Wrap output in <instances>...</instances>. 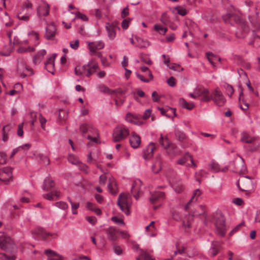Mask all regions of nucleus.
<instances>
[{
    "label": "nucleus",
    "mask_w": 260,
    "mask_h": 260,
    "mask_svg": "<svg viewBox=\"0 0 260 260\" xmlns=\"http://www.w3.org/2000/svg\"><path fill=\"white\" fill-rule=\"evenodd\" d=\"M116 24L113 23H107L106 28L108 32L109 38L113 40L116 36Z\"/></svg>",
    "instance_id": "obj_19"
},
{
    "label": "nucleus",
    "mask_w": 260,
    "mask_h": 260,
    "mask_svg": "<svg viewBox=\"0 0 260 260\" xmlns=\"http://www.w3.org/2000/svg\"><path fill=\"white\" fill-rule=\"evenodd\" d=\"M211 98V100L218 106H223L226 102V99L219 88H216L212 91Z\"/></svg>",
    "instance_id": "obj_4"
},
{
    "label": "nucleus",
    "mask_w": 260,
    "mask_h": 260,
    "mask_svg": "<svg viewBox=\"0 0 260 260\" xmlns=\"http://www.w3.org/2000/svg\"><path fill=\"white\" fill-rule=\"evenodd\" d=\"M179 104L182 108L186 109L189 110H192L194 107V104L193 103H188L186 102L183 98H180L179 99Z\"/></svg>",
    "instance_id": "obj_26"
},
{
    "label": "nucleus",
    "mask_w": 260,
    "mask_h": 260,
    "mask_svg": "<svg viewBox=\"0 0 260 260\" xmlns=\"http://www.w3.org/2000/svg\"><path fill=\"white\" fill-rule=\"evenodd\" d=\"M193 217H198L201 219H204V222L206 224V220L207 217L206 207L204 205H200L197 207L194 211L191 213Z\"/></svg>",
    "instance_id": "obj_9"
},
{
    "label": "nucleus",
    "mask_w": 260,
    "mask_h": 260,
    "mask_svg": "<svg viewBox=\"0 0 260 260\" xmlns=\"http://www.w3.org/2000/svg\"><path fill=\"white\" fill-rule=\"evenodd\" d=\"M156 149L155 144L150 143L143 150V157L145 160H149L151 158L153 155V152Z\"/></svg>",
    "instance_id": "obj_11"
},
{
    "label": "nucleus",
    "mask_w": 260,
    "mask_h": 260,
    "mask_svg": "<svg viewBox=\"0 0 260 260\" xmlns=\"http://www.w3.org/2000/svg\"><path fill=\"white\" fill-rule=\"evenodd\" d=\"M201 191L199 189H197L194 191L191 198L185 207V210H187L189 208V206L191 202H194V201H197L198 200V198L201 196Z\"/></svg>",
    "instance_id": "obj_29"
},
{
    "label": "nucleus",
    "mask_w": 260,
    "mask_h": 260,
    "mask_svg": "<svg viewBox=\"0 0 260 260\" xmlns=\"http://www.w3.org/2000/svg\"><path fill=\"white\" fill-rule=\"evenodd\" d=\"M161 169V160L159 156L156 158L155 163L152 166V171L155 173H158Z\"/></svg>",
    "instance_id": "obj_30"
},
{
    "label": "nucleus",
    "mask_w": 260,
    "mask_h": 260,
    "mask_svg": "<svg viewBox=\"0 0 260 260\" xmlns=\"http://www.w3.org/2000/svg\"><path fill=\"white\" fill-rule=\"evenodd\" d=\"M207 57L208 59L210 61V62L213 65L214 64V60L216 59H217V57L214 55V54L211 52H207L206 53Z\"/></svg>",
    "instance_id": "obj_48"
},
{
    "label": "nucleus",
    "mask_w": 260,
    "mask_h": 260,
    "mask_svg": "<svg viewBox=\"0 0 260 260\" xmlns=\"http://www.w3.org/2000/svg\"><path fill=\"white\" fill-rule=\"evenodd\" d=\"M55 256H48L47 260H63V257L60 255H56Z\"/></svg>",
    "instance_id": "obj_64"
},
{
    "label": "nucleus",
    "mask_w": 260,
    "mask_h": 260,
    "mask_svg": "<svg viewBox=\"0 0 260 260\" xmlns=\"http://www.w3.org/2000/svg\"><path fill=\"white\" fill-rule=\"evenodd\" d=\"M129 132L128 128L123 125L117 126L113 133V141L118 142L125 139L129 135Z\"/></svg>",
    "instance_id": "obj_3"
},
{
    "label": "nucleus",
    "mask_w": 260,
    "mask_h": 260,
    "mask_svg": "<svg viewBox=\"0 0 260 260\" xmlns=\"http://www.w3.org/2000/svg\"><path fill=\"white\" fill-rule=\"evenodd\" d=\"M46 51L44 49L41 50L38 52L37 55L33 58V62L35 64H37L40 62L43 57L46 54Z\"/></svg>",
    "instance_id": "obj_33"
},
{
    "label": "nucleus",
    "mask_w": 260,
    "mask_h": 260,
    "mask_svg": "<svg viewBox=\"0 0 260 260\" xmlns=\"http://www.w3.org/2000/svg\"><path fill=\"white\" fill-rule=\"evenodd\" d=\"M39 157L40 160L45 165H48L50 163V160L47 156H44L43 154H39Z\"/></svg>",
    "instance_id": "obj_49"
},
{
    "label": "nucleus",
    "mask_w": 260,
    "mask_h": 260,
    "mask_svg": "<svg viewBox=\"0 0 260 260\" xmlns=\"http://www.w3.org/2000/svg\"><path fill=\"white\" fill-rule=\"evenodd\" d=\"M105 46L102 41L90 42L88 43V48L92 54L96 53L98 50L103 49Z\"/></svg>",
    "instance_id": "obj_18"
},
{
    "label": "nucleus",
    "mask_w": 260,
    "mask_h": 260,
    "mask_svg": "<svg viewBox=\"0 0 260 260\" xmlns=\"http://www.w3.org/2000/svg\"><path fill=\"white\" fill-rule=\"evenodd\" d=\"M54 205L62 210H66L68 208V204L66 202L62 201L57 202L54 204Z\"/></svg>",
    "instance_id": "obj_46"
},
{
    "label": "nucleus",
    "mask_w": 260,
    "mask_h": 260,
    "mask_svg": "<svg viewBox=\"0 0 260 260\" xmlns=\"http://www.w3.org/2000/svg\"><path fill=\"white\" fill-rule=\"evenodd\" d=\"M49 13V6L45 2L42 1L37 8V15L39 17L47 16Z\"/></svg>",
    "instance_id": "obj_13"
},
{
    "label": "nucleus",
    "mask_w": 260,
    "mask_h": 260,
    "mask_svg": "<svg viewBox=\"0 0 260 260\" xmlns=\"http://www.w3.org/2000/svg\"><path fill=\"white\" fill-rule=\"evenodd\" d=\"M55 183L52 179L47 178L44 180L43 189L45 191H49L51 188L54 186Z\"/></svg>",
    "instance_id": "obj_28"
},
{
    "label": "nucleus",
    "mask_w": 260,
    "mask_h": 260,
    "mask_svg": "<svg viewBox=\"0 0 260 260\" xmlns=\"http://www.w3.org/2000/svg\"><path fill=\"white\" fill-rule=\"evenodd\" d=\"M141 183V182L140 180H138V181H135L132 186L131 191L132 192H137V193L135 195H134V198L136 199V200H138L139 199V190L138 188H136L137 184H139Z\"/></svg>",
    "instance_id": "obj_40"
},
{
    "label": "nucleus",
    "mask_w": 260,
    "mask_h": 260,
    "mask_svg": "<svg viewBox=\"0 0 260 260\" xmlns=\"http://www.w3.org/2000/svg\"><path fill=\"white\" fill-rule=\"evenodd\" d=\"M135 38L137 41V45H136L137 47L140 48H146L150 45L149 42L147 40H144L138 36H135Z\"/></svg>",
    "instance_id": "obj_24"
},
{
    "label": "nucleus",
    "mask_w": 260,
    "mask_h": 260,
    "mask_svg": "<svg viewBox=\"0 0 260 260\" xmlns=\"http://www.w3.org/2000/svg\"><path fill=\"white\" fill-rule=\"evenodd\" d=\"M159 143L165 149H167L171 145V142L168 138H164L162 134L160 135V137L159 139Z\"/></svg>",
    "instance_id": "obj_34"
},
{
    "label": "nucleus",
    "mask_w": 260,
    "mask_h": 260,
    "mask_svg": "<svg viewBox=\"0 0 260 260\" xmlns=\"http://www.w3.org/2000/svg\"><path fill=\"white\" fill-rule=\"evenodd\" d=\"M175 135L177 139L181 142H183L186 138L185 134L178 129L175 130Z\"/></svg>",
    "instance_id": "obj_38"
},
{
    "label": "nucleus",
    "mask_w": 260,
    "mask_h": 260,
    "mask_svg": "<svg viewBox=\"0 0 260 260\" xmlns=\"http://www.w3.org/2000/svg\"><path fill=\"white\" fill-rule=\"evenodd\" d=\"M225 89L227 94L230 97H231L234 91L233 87L231 85L228 84L226 85Z\"/></svg>",
    "instance_id": "obj_52"
},
{
    "label": "nucleus",
    "mask_w": 260,
    "mask_h": 260,
    "mask_svg": "<svg viewBox=\"0 0 260 260\" xmlns=\"http://www.w3.org/2000/svg\"><path fill=\"white\" fill-rule=\"evenodd\" d=\"M70 47L76 50L79 47V41L78 40H76L75 41H72L70 43Z\"/></svg>",
    "instance_id": "obj_57"
},
{
    "label": "nucleus",
    "mask_w": 260,
    "mask_h": 260,
    "mask_svg": "<svg viewBox=\"0 0 260 260\" xmlns=\"http://www.w3.org/2000/svg\"><path fill=\"white\" fill-rule=\"evenodd\" d=\"M39 121L41 125V127L43 129H45V124L46 122V119L44 118L41 114L39 115Z\"/></svg>",
    "instance_id": "obj_54"
},
{
    "label": "nucleus",
    "mask_w": 260,
    "mask_h": 260,
    "mask_svg": "<svg viewBox=\"0 0 260 260\" xmlns=\"http://www.w3.org/2000/svg\"><path fill=\"white\" fill-rule=\"evenodd\" d=\"M117 205L126 215L129 214V209L132 203L131 198L128 194L125 193L120 194L117 200Z\"/></svg>",
    "instance_id": "obj_2"
},
{
    "label": "nucleus",
    "mask_w": 260,
    "mask_h": 260,
    "mask_svg": "<svg viewBox=\"0 0 260 260\" xmlns=\"http://www.w3.org/2000/svg\"><path fill=\"white\" fill-rule=\"evenodd\" d=\"M56 56V54L55 53L52 54V56L49 57L45 63V68L48 72L51 73L52 74H54V60Z\"/></svg>",
    "instance_id": "obj_15"
},
{
    "label": "nucleus",
    "mask_w": 260,
    "mask_h": 260,
    "mask_svg": "<svg viewBox=\"0 0 260 260\" xmlns=\"http://www.w3.org/2000/svg\"><path fill=\"white\" fill-rule=\"evenodd\" d=\"M68 160L72 164H78L79 162L78 158L75 155L70 154L68 156Z\"/></svg>",
    "instance_id": "obj_47"
},
{
    "label": "nucleus",
    "mask_w": 260,
    "mask_h": 260,
    "mask_svg": "<svg viewBox=\"0 0 260 260\" xmlns=\"http://www.w3.org/2000/svg\"><path fill=\"white\" fill-rule=\"evenodd\" d=\"M80 131L83 134V135L87 133L95 132L98 135V132L96 129L93 127V126L89 124L84 123L80 125Z\"/></svg>",
    "instance_id": "obj_21"
},
{
    "label": "nucleus",
    "mask_w": 260,
    "mask_h": 260,
    "mask_svg": "<svg viewBox=\"0 0 260 260\" xmlns=\"http://www.w3.org/2000/svg\"><path fill=\"white\" fill-rule=\"evenodd\" d=\"M217 234L221 237L225 235L226 228L225 225V219L223 216H220L216 220L215 223Z\"/></svg>",
    "instance_id": "obj_7"
},
{
    "label": "nucleus",
    "mask_w": 260,
    "mask_h": 260,
    "mask_svg": "<svg viewBox=\"0 0 260 260\" xmlns=\"http://www.w3.org/2000/svg\"><path fill=\"white\" fill-rule=\"evenodd\" d=\"M151 110L149 109H147L145 111V112L143 115V118L144 119H147L151 116Z\"/></svg>",
    "instance_id": "obj_61"
},
{
    "label": "nucleus",
    "mask_w": 260,
    "mask_h": 260,
    "mask_svg": "<svg viewBox=\"0 0 260 260\" xmlns=\"http://www.w3.org/2000/svg\"><path fill=\"white\" fill-rule=\"evenodd\" d=\"M86 66H85V65L83 66H77L75 69V73L77 76H80L81 75H85V69L86 68Z\"/></svg>",
    "instance_id": "obj_41"
},
{
    "label": "nucleus",
    "mask_w": 260,
    "mask_h": 260,
    "mask_svg": "<svg viewBox=\"0 0 260 260\" xmlns=\"http://www.w3.org/2000/svg\"><path fill=\"white\" fill-rule=\"evenodd\" d=\"M11 126L10 125H7L3 128V140L6 142L8 139V133L10 131Z\"/></svg>",
    "instance_id": "obj_39"
},
{
    "label": "nucleus",
    "mask_w": 260,
    "mask_h": 260,
    "mask_svg": "<svg viewBox=\"0 0 260 260\" xmlns=\"http://www.w3.org/2000/svg\"><path fill=\"white\" fill-rule=\"evenodd\" d=\"M219 250V247L217 242L212 243V246L209 250V253L212 257L215 256Z\"/></svg>",
    "instance_id": "obj_36"
},
{
    "label": "nucleus",
    "mask_w": 260,
    "mask_h": 260,
    "mask_svg": "<svg viewBox=\"0 0 260 260\" xmlns=\"http://www.w3.org/2000/svg\"><path fill=\"white\" fill-rule=\"evenodd\" d=\"M32 8V4L28 2L27 3H25L23 4L21 10L25 12L26 9H30L31 10Z\"/></svg>",
    "instance_id": "obj_62"
},
{
    "label": "nucleus",
    "mask_w": 260,
    "mask_h": 260,
    "mask_svg": "<svg viewBox=\"0 0 260 260\" xmlns=\"http://www.w3.org/2000/svg\"><path fill=\"white\" fill-rule=\"evenodd\" d=\"M111 220L117 224L125 225V223L122 219L119 218L116 216H114L111 218Z\"/></svg>",
    "instance_id": "obj_50"
},
{
    "label": "nucleus",
    "mask_w": 260,
    "mask_h": 260,
    "mask_svg": "<svg viewBox=\"0 0 260 260\" xmlns=\"http://www.w3.org/2000/svg\"><path fill=\"white\" fill-rule=\"evenodd\" d=\"M85 66H86L85 69V76L88 77L95 73L99 67L98 64L92 61H89L87 64H85Z\"/></svg>",
    "instance_id": "obj_16"
},
{
    "label": "nucleus",
    "mask_w": 260,
    "mask_h": 260,
    "mask_svg": "<svg viewBox=\"0 0 260 260\" xmlns=\"http://www.w3.org/2000/svg\"><path fill=\"white\" fill-rule=\"evenodd\" d=\"M17 72L22 78L27 76H31L33 74L31 69L22 62L18 63Z\"/></svg>",
    "instance_id": "obj_8"
},
{
    "label": "nucleus",
    "mask_w": 260,
    "mask_h": 260,
    "mask_svg": "<svg viewBox=\"0 0 260 260\" xmlns=\"http://www.w3.org/2000/svg\"><path fill=\"white\" fill-rule=\"evenodd\" d=\"M30 147V145L29 144H25L23 145L20 146L16 149H14L13 150V152H12L10 158H12L18 151L24 149V150H27L29 149Z\"/></svg>",
    "instance_id": "obj_37"
},
{
    "label": "nucleus",
    "mask_w": 260,
    "mask_h": 260,
    "mask_svg": "<svg viewBox=\"0 0 260 260\" xmlns=\"http://www.w3.org/2000/svg\"><path fill=\"white\" fill-rule=\"evenodd\" d=\"M129 141L132 148L134 149L138 148L141 144V137L135 132H133L129 138Z\"/></svg>",
    "instance_id": "obj_17"
},
{
    "label": "nucleus",
    "mask_w": 260,
    "mask_h": 260,
    "mask_svg": "<svg viewBox=\"0 0 260 260\" xmlns=\"http://www.w3.org/2000/svg\"><path fill=\"white\" fill-rule=\"evenodd\" d=\"M133 118H136L135 116H134L132 113H128L126 115L125 119L126 120L131 123H134V121L133 120Z\"/></svg>",
    "instance_id": "obj_60"
},
{
    "label": "nucleus",
    "mask_w": 260,
    "mask_h": 260,
    "mask_svg": "<svg viewBox=\"0 0 260 260\" xmlns=\"http://www.w3.org/2000/svg\"><path fill=\"white\" fill-rule=\"evenodd\" d=\"M167 83L171 87H173L176 85V79L173 77H171L167 80Z\"/></svg>",
    "instance_id": "obj_59"
},
{
    "label": "nucleus",
    "mask_w": 260,
    "mask_h": 260,
    "mask_svg": "<svg viewBox=\"0 0 260 260\" xmlns=\"http://www.w3.org/2000/svg\"><path fill=\"white\" fill-rule=\"evenodd\" d=\"M98 89L101 92L107 94H112L115 92H119L120 94L122 93V91L119 89L112 90L109 88L104 85H99L98 86Z\"/></svg>",
    "instance_id": "obj_27"
},
{
    "label": "nucleus",
    "mask_w": 260,
    "mask_h": 260,
    "mask_svg": "<svg viewBox=\"0 0 260 260\" xmlns=\"http://www.w3.org/2000/svg\"><path fill=\"white\" fill-rule=\"evenodd\" d=\"M12 177V169L5 167L0 169V180L3 182L10 181Z\"/></svg>",
    "instance_id": "obj_12"
},
{
    "label": "nucleus",
    "mask_w": 260,
    "mask_h": 260,
    "mask_svg": "<svg viewBox=\"0 0 260 260\" xmlns=\"http://www.w3.org/2000/svg\"><path fill=\"white\" fill-rule=\"evenodd\" d=\"M154 29L155 31L158 32L159 34L165 35L167 31V28L164 27L159 25L155 24L154 26Z\"/></svg>",
    "instance_id": "obj_43"
},
{
    "label": "nucleus",
    "mask_w": 260,
    "mask_h": 260,
    "mask_svg": "<svg viewBox=\"0 0 260 260\" xmlns=\"http://www.w3.org/2000/svg\"><path fill=\"white\" fill-rule=\"evenodd\" d=\"M75 18L81 19L83 21H87L88 20L87 17L85 15L79 12H77L76 13V18Z\"/></svg>",
    "instance_id": "obj_53"
},
{
    "label": "nucleus",
    "mask_w": 260,
    "mask_h": 260,
    "mask_svg": "<svg viewBox=\"0 0 260 260\" xmlns=\"http://www.w3.org/2000/svg\"><path fill=\"white\" fill-rule=\"evenodd\" d=\"M165 198V193L161 191H155L154 193L151 194L150 198V201L152 203H154L157 201H159Z\"/></svg>",
    "instance_id": "obj_23"
},
{
    "label": "nucleus",
    "mask_w": 260,
    "mask_h": 260,
    "mask_svg": "<svg viewBox=\"0 0 260 260\" xmlns=\"http://www.w3.org/2000/svg\"><path fill=\"white\" fill-rule=\"evenodd\" d=\"M255 138L250 136L246 132H243L241 134L240 140L242 142L246 143L247 144H251L252 143L255 141Z\"/></svg>",
    "instance_id": "obj_25"
},
{
    "label": "nucleus",
    "mask_w": 260,
    "mask_h": 260,
    "mask_svg": "<svg viewBox=\"0 0 260 260\" xmlns=\"http://www.w3.org/2000/svg\"><path fill=\"white\" fill-rule=\"evenodd\" d=\"M106 234L107 235L108 239L111 241H115L118 238L119 231L115 227L111 226L108 228L104 229Z\"/></svg>",
    "instance_id": "obj_10"
},
{
    "label": "nucleus",
    "mask_w": 260,
    "mask_h": 260,
    "mask_svg": "<svg viewBox=\"0 0 260 260\" xmlns=\"http://www.w3.org/2000/svg\"><path fill=\"white\" fill-rule=\"evenodd\" d=\"M68 200L71 204L73 214H77V212L76 210L79 207V203L73 202L70 198H68Z\"/></svg>",
    "instance_id": "obj_44"
},
{
    "label": "nucleus",
    "mask_w": 260,
    "mask_h": 260,
    "mask_svg": "<svg viewBox=\"0 0 260 260\" xmlns=\"http://www.w3.org/2000/svg\"><path fill=\"white\" fill-rule=\"evenodd\" d=\"M0 248L12 253L16 251L17 247L13 240L9 236L4 234L0 236Z\"/></svg>",
    "instance_id": "obj_1"
},
{
    "label": "nucleus",
    "mask_w": 260,
    "mask_h": 260,
    "mask_svg": "<svg viewBox=\"0 0 260 260\" xmlns=\"http://www.w3.org/2000/svg\"><path fill=\"white\" fill-rule=\"evenodd\" d=\"M31 15V12L29 10L26 11V13H24V11H21L17 14V17L19 19L24 21H28L29 19V17Z\"/></svg>",
    "instance_id": "obj_31"
},
{
    "label": "nucleus",
    "mask_w": 260,
    "mask_h": 260,
    "mask_svg": "<svg viewBox=\"0 0 260 260\" xmlns=\"http://www.w3.org/2000/svg\"><path fill=\"white\" fill-rule=\"evenodd\" d=\"M199 96H201V101L202 102H209L211 101V94L209 95V90L202 86L197 87Z\"/></svg>",
    "instance_id": "obj_6"
},
{
    "label": "nucleus",
    "mask_w": 260,
    "mask_h": 260,
    "mask_svg": "<svg viewBox=\"0 0 260 260\" xmlns=\"http://www.w3.org/2000/svg\"><path fill=\"white\" fill-rule=\"evenodd\" d=\"M23 122L19 124L18 126L17 135L20 137H22L23 135Z\"/></svg>",
    "instance_id": "obj_58"
},
{
    "label": "nucleus",
    "mask_w": 260,
    "mask_h": 260,
    "mask_svg": "<svg viewBox=\"0 0 260 260\" xmlns=\"http://www.w3.org/2000/svg\"><path fill=\"white\" fill-rule=\"evenodd\" d=\"M241 28L243 30V34H241L240 31H237L236 36L238 38H244L246 36V34L249 31V27L246 23L242 19V22L239 23Z\"/></svg>",
    "instance_id": "obj_20"
},
{
    "label": "nucleus",
    "mask_w": 260,
    "mask_h": 260,
    "mask_svg": "<svg viewBox=\"0 0 260 260\" xmlns=\"http://www.w3.org/2000/svg\"><path fill=\"white\" fill-rule=\"evenodd\" d=\"M56 33V28L54 24H48L46 28L45 38L48 40H53Z\"/></svg>",
    "instance_id": "obj_14"
},
{
    "label": "nucleus",
    "mask_w": 260,
    "mask_h": 260,
    "mask_svg": "<svg viewBox=\"0 0 260 260\" xmlns=\"http://www.w3.org/2000/svg\"><path fill=\"white\" fill-rule=\"evenodd\" d=\"M78 168L79 169L83 172L85 174H88L89 172V169L88 167L84 164L79 162Z\"/></svg>",
    "instance_id": "obj_45"
},
{
    "label": "nucleus",
    "mask_w": 260,
    "mask_h": 260,
    "mask_svg": "<svg viewBox=\"0 0 260 260\" xmlns=\"http://www.w3.org/2000/svg\"><path fill=\"white\" fill-rule=\"evenodd\" d=\"M34 233L40 235L43 238H46L48 236H51V234L44 231L42 228H38L33 231Z\"/></svg>",
    "instance_id": "obj_35"
},
{
    "label": "nucleus",
    "mask_w": 260,
    "mask_h": 260,
    "mask_svg": "<svg viewBox=\"0 0 260 260\" xmlns=\"http://www.w3.org/2000/svg\"><path fill=\"white\" fill-rule=\"evenodd\" d=\"M211 169L215 172L219 171V167L217 163L213 162L210 165Z\"/></svg>",
    "instance_id": "obj_55"
},
{
    "label": "nucleus",
    "mask_w": 260,
    "mask_h": 260,
    "mask_svg": "<svg viewBox=\"0 0 260 260\" xmlns=\"http://www.w3.org/2000/svg\"><path fill=\"white\" fill-rule=\"evenodd\" d=\"M35 51L34 47L28 46V47H20L17 49V52L23 53L24 52H31Z\"/></svg>",
    "instance_id": "obj_42"
},
{
    "label": "nucleus",
    "mask_w": 260,
    "mask_h": 260,
    "mask_svg": "<svg viewBox=\"0 0 260 260\" xmlns=\"http://www.w3.org/2000/svg\"><path fill=\"white\" fill-rule=\"evenodd\" d=\"M140 257L141 258H143L144 260H154L145 252H143L141 254Z\"/></svg>",
    "instance_id": "obj_63"
},
{
    "label": "nucleus",
    "mask_w": 260,
    "mask_h": 260,
    "mask_svg": "<svg viewBox=\"0 0 260 260\" xmlns=\"http://www.w3.org/2000/svg\"><path fill=\"white\" fill-rule=\"evenodd\" d=\"M6 155L3 152H0V165L6 164Z\"/></svg>",
    "instance_id": "obj_51"
},
{
    "label": "nucleus",
    "mask_w": 260,
    "mask_h": 260,
    "mask_svg": "<svg viewBox=\"0 0 260 260\" xmlns=\"http://www.w3.org/2000/svg\"><path fill=\"white\" fill-rule=\"evenodd\" d=\"M222 18L225 23L231 25H234L235 23L239 24L242 22L241 17L235 13H227L222 16Z\"/></svg>",
    "instance_id": "obj_5"
},
{
    "label": "nucleus",
    "mask_w": 260,
    "mask_h": 260,
    "mask_svg": "<svg viewBox=\"0 0 260 260\" xmlns=\"http://www.w3.org/2000/svg\"><path fill=\"white\" fill-rule=\"evenodd\" d=\"M152 99L154 102H159L160 99V96H159L156 91H153L152 93Z\"/></svg>",
    "instance_id": "obj_56"
},
{
    "label": "nucleus",
    "mask_w": 260,
    "mask_h": 260,
    "mask_svg": "<svg viewBox=\"0 0 260 260\" xmlns=\"http://www.w3.org/2000/svg\"><path fill=\"white\" fill-rule=\"evenodd\" d=\"M43 196L44 198L49 201L56 200L60 198V191L55 190L48 193L44 194Z\"/></svg>",
    "instance_id": "obj_22"
},
{
    "label": "nucleus",
    "mask_w": 260,
    "mask_h": 260,
    "mask_svg": "<svg viewBox=\"0 0 260 260\" xmlns=\"http://www.w3.org/2000/svg\"><path fill=\"white\" fill-rule=\"evenodd\" d=\"M109 181L110 182L108 184V188L112 194H115L117 193V187L115 180L114 179H110Z\"/></svg>",
    "instance_id": "obj_32"
}]
</instances>
